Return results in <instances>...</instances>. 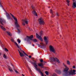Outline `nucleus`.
<instances>
[{
  "mask_svg": "<svg viewBox=\"0 0 76 76\" xmlns=\"http://www.w3.org/2000/svg\"><path fill=\"white\" fill-rule=\"evenodd\" d=\"M28 20H29L27 19V18H26L24 20V21L26 24H28Z\"/></svg>",
  "mask_w": 76,
  "mask_h": 76,
  "instance_id": "nucleus-17",
  "label": "nucleus"
},
{
  "mask_svg": "<svg viewBox=\"0 0 76 76\" xmlns=\"http://www.w3.org/2000/svg\"><path fill=\"white\" fill-rule=\"evenodd\" d=\"M5 50V51L6 52H8V51H9V50H7V49L6 48H5L4 49Z\"/></svg>",
  "mask_w": 76,
  "mask_h": 76,
  "instance_id": "nucleus-29",
  "label": "nucleus"
},
{
  "mask_svg": "<svg viewBox=\"0 0 76 76\" xmlns=\"http://www.w3.org/2000/svg\"><path fill=\"white\" fill-rule=\"evenodd\" d=\"M9 70L11 72H13V70L12 69V68L11 67H10L9 69Z\"/></svg>",
  "mask_w": 76,
  "mask_h": 76,
  "instance_id": "nucleus-23",
  "label": "nucleus"
},
{
  "mask_svg": "<svg viewBox=\"0 0 76 76\" xmlns=\"http://www.w3.org/2000/svg\"><path fill=\"white\" fill-rule=\"evenodd\" d=\"M44 41L45 42L46 45H47L48 42H49V41H48V39L47 37L45 36L44 37Z\"/></svg>",
  "mask_w": 76,
  "mask_h": 76,
  "instance_id": "nucleus-7",
  "label": "nucleus"
},
{
  "mask_svg": "<svg viewBox=\"0 0 76 76\" xmlns=\"http://www.w3.org/2000/svg\"><path fill=\"white\" fill-rule=\"evenodd\" d=\"M38 66H39V67H41V68H44V65L42 63H40L38 64Z\"/></svg>",
  "mask_w": 76,
  "mask_h": 76,
  "instance_id": "nucleus-13",
  "label": "nucleus"
},
{
  "mask_svg": "<svg viewBox=\"0 0 76 76\" xmlns=\"http://www.w3.org/2000/svg\"><path fill=\"white\" fill-rule=\"evenodd\" d=\"M32 45H33V47H34V44H33Z\"/></svg>",
  "mask_w": 76,
  "mask_h": 76,
  "instance_id": "nucleus-40",
  "label": "nucleus"
},
{
  "mask_svg": "<svg viewBox=\"0 0 76 76\" xmlns=\"http://www.w3.org/2000/svg\"><path fill=\"white\" fill-rule=\"evenodd\" d=\"M32 13L33 15H35V16H38V15H37V12H36L35 11H32Z\"/></svg>",
  "mask_w": 76,
  "mask_h": 76,
  "instance_id": "nucleus-20",
  "label": "nucleus"
},
{
  "mask_svg": "<svg viewBox=\"0 0 76 76\" xmlns=\"http://www.w3.org/2000/svg\"><path fill=\"white\" fill-rule=\"evenodd\" d=\"M7 33L8 34V35L10 36H12V34L10 32L7 31Z\"/></svg>",
  "mask_w": 76,
  "mask_h": 76,
  "instance_id": "nucleus-22",
  "label": "nucleus"
},
{
  "mask_svg": "<svg viewBox=\"0 0 76 76\" xmlns=\"http://www.w3.org/2000/svg\"><path fill=\"white\" fill-rule=\"evenodd\" d=\"M15 72L17 74H18V73H19V72H18V71H17L16 70H15Z\"/></svg>",
  "mask_w": 76,
  "mask_h": 76,
  "instance_id": "nucleus-34",
  "label": "nucleus"
},
{
  "mask_svg": "<svg viewBox=\"0 0 76 76\" xmlns=\"http://www.w3.org/2000/svg\"><path fill=\"white\" fill-rule=\"evenodd\" d=\"M75 1V2H74L73 3V4L72 5L73 8H75V7H76V1Z\"/></svg>",
  "mask_w": 76,
  "mask_h": 76,
  "instance_id": "nucleus-16",
  "label": "nucleus"
},
{
  "mask_svg": "<svg viewBox=\"0 0 76 76\" xmlns=\"http://www.w3.org/2000/svg\"><path fill=\"white\" fill-rule=\"evenodd\" d=\"M66 1L67 2V5L68 6H69V2H70V1H69V0H66Z\"/></svg>",
  "mask_w": 76,
  "mask_h": 76,
  "instance_id": "nucleus-24",
  "label": "nucleus"
},
{
  "mask_svg": "<svg viewBox=\"0 0 76 76\" xmlns=\"http://www.w3.org/2000/svg\"><path fill=\"white\" fill-rule=\"evenodd\" d=\"M67 64L69 65H70V61H67Z\"/></svg>",
  "mask_w": 76,
  "mask_h": 76,
  "instance_id": "nucleus-27",
  "label": "nucleus"
},
{
  "mask_svg": "<svg viewBox=\"0 0 76 76\" xmlns=\"http://www.w3.org/2000/svg\"><path fill=\"white\" fill-rule=\"evenodd\" d=\"M45 73L46 75H48V71H46L45 72Z\"/></svg>",
  "mask_w": 76,
  "mask_h": 76,
  "instance_id": "nucleus-31",
  "label": "nucleus"
},
{
  "mask_svg": "<svg viewBox=\"0 0 76 76\" xmlns=\"http://www.w3.org/2000/svg\"><path fill=\"white\" fill-rule=\"evenodd\" d=\"M17 41L18 42L19 44L20 43V40L19 39H18L17 40Z\"/></svg>",
  "mask_w": 76,
  "mask_h": 76,
  "instance_id": "nucleus-30",
  "label": "nucleus"
},
{
  "mask_svg": "<svg viewBox=\"0 0 76 76\" xmlns=\"http://www.w3.org/2000/svg\"><path fill=\"white\" fill-rule=\"evenodd\" d=\"M49 50L50 52H53V53H56V50L54 49V47L51 45L49 46Z\"/></svg>",
  "mask_w": 76,
  "mask_h": 76,
  "instance_id": "nucleus-4",
  "label": "nucleus"
},
{
  "mask_svg": "<svg viewBox=\"0 0 76 76\" xmlns=\"http://www.w3.org/2000/svg\"><path fill=\"white\" fill-rule=\"evenodd\" d=\"M55 72L58 73V74H59V75H60V73H61V72L59 70H56L55 71Z\"/></svg>",
  "mask_w": 76,
  "mask_h": 76,
  "instance_id": "nucleus-19",
  "label": "nucleus"
},
{
  "mask_svg": "<svg viewBox=\"0 0 76 76\" xmlns=\"http://www.w3.org/2000/svg\"><path fill=\"white\" fill-rule=\"evenodd\" d=\"M39 22L40 25H45V22H44L43 19L42 18H40L39 19Z\"/></svg>",
  "mask_w": 76,
  "mask_h": 76,
  "instance_id": "nucleus-5",
  "label": "nucleus"
},
{
  "mask_svg": "<svg viewBox=\"0 0 76 76\" xmlns=\"http://www.w3.org/2000/svg\"><path fill=\"white\" fill-rule=\"evenodd\" d=\"M27 37L28 38L30 39V40H32V38H34V36L33 35H31L30 36H27Z\"/></svg>",
  "mask_w": 76,
  "mask_h": 76,
  "instance_id": "nucleus-14",
  "label": "nucleus"
},
{
  "mask_svg": "<svg viewBox=\"0 0 76 76\" xmlns=\"http://www.w3.org/2000/svg\"><path fill=\"white\" fill-rule=\"evenodd\" d=\"M36 37L37 38H38V39H39L41 41H43V39H42V38L41 36H39L37 33L36 34Z\"/></svg>",
  "mask_w": 76,
  "mask_h": 76,
  "instance_id": "nucleus-8",
  "label": "nucleus"
},
{
  "mask_svg": "<svg viewBox=\"0 0 76 76\" xmlns=\"http://www.w3.org/2000/svg\"><path fill=\"white\" fill-rule=\"evenodd\" d=\"M1 55V53H0V55Z\"/></svg>",
  "mask_w": 76,
  "mask_h": 76,
  "instance_id": "nucleus-41",
  "label": "nucleus"
},
{
  "mask_svg": "<svg viewBox=\"0 0 76 76\" xmlns=\"http://www.w3.org/2000/svg\"><path fill=\"white\" fill-rule=\"evenodd\" d=\"M31 7L32 9H34H34H35V8H34V6H32Z\"/></svg>",
  "mask_w": 76,
  "mask_h": 76,
  "instance_id": "nucleus-35",
  "label": "nucleus"
},
{
  "mask_svg": "<svg viewBox=\"0 0 76 76\" xmlns=\"http://www.w3.org/2000/svg\"><path fill=\"white\" fill-rule=\"evenodd\" d=\"M0 23L2 25H4L3 23H6V21L2 19L1 18H0Z\"/></svg>",
  "mask_w": 76,
  "mask_h": 76,
  "instance_id": "nucleus-9",
  "label": "nucleus"
},
{
  "mask_svg": "<svg viewBox=\"0 0 76 76\" xmlns=\"http://www.w3.org/2000/svg\"><path fill=\"white\" fill-rule=\"evenodd\" d=\"M22 21H23V23L22 21V24L23 25H24V26H25V23H24V20H23Z\"/></svg>",
  "mask_w": 76,
  "mask_h": 76,
  "instance_id": "nucleus-25",
  "label": "nucleus"
},
{
  "mask_svg": "<svg viewBox=\"0 0 76 76\" xmlns=\"http://www.w3.org/2000/svg\"><path fill=\"white\" fill-rule=\"evenodd\" d=\"M10 14L14 20V21L15 22V23L16 25V27H17V28H19L20 27V26H19V25L18 24V19H17V18L15 17L14 15L12 14L11 13H10Z\"/></svg>",
  "mask_w": 76,
  "mask_h": 76,
  "instance_id": "nucleus-2",
  "label": "nucleus"
},
{
  "mask_svg": "<svg viewBox=\"0 0 76 76\" xmlns=\"http://www.w3.org/2000/svg\"><path fill=\"white\" fill-rule=\"evenodd\" d=\"M52 76H57V75H56V73H54L53 74Z\"/></svg>",
  "mask_w": 76,
  "mask_h": 76,
  "instance_id": "nucleus-32",
  "label": "nucleus"
},
{
  "mask_svg": "<svg viewBox=\"0 0 76 76\" xmlns=\"http://www.w3.org/2000/svg\"><path fill=\"white\" fill-rule=\"evenodd\" d=\"M65 69H64V72L66 74V75L65 76H69L70 75H76V70L75 69H73L72 71H70L69 72H68L69 70V68L68 67H67L66 66H65Z\"/></svg>",
  "mask_w": 76,
  "mask_h": 76,
  "instance_id": "nucleus-1",
  "label": "nucleus"
},
{
  "mask_svg": "<svg viewBox=\"0 0 76 76\" xmlns=\"http://www.w3.org/2000/svg\"><path fill=\"white\" fill-rule=\"evenodd\" d=\"M40 45H39V47L41 48H43L44 47L45 45H44V44L42 42L40 43Z\"/></svg>",
  "mask_w": 76,
  "mask_h": 76,
  "instance_id": "nucleus-10",
  "label": "nucleus"
},
{
  "mask_svg": "<svg viewBox=\"0 0 76 76\" xmlns=\"http://www.w3.org/2000/svg\"><path fill=\"white\" fill-rule=\"evenodd\" d=\"M50 12L52 14V17L53 18V17L54 16V15H53V10H50Z\"/></svg>",
  "mask_w": 76,
  "mask_h": 76,
  "instance_id": "nucleus-21",
  "label": "nucleus"
},
{
  "mask_svg": "<svg viewBox=\"0 0 76 76\" xmlns=\"http://www.w3.org/2000/svg\"><path fill=\"white\" fill-rule=\"evenodd\" d=\"M40 35H42V31H41L40 32Z\"/></svg>",
  "mask_w": 76,
  "mask_h": 76,
  "instance_id": "nucleus-36",
  "label": "nucleus"
},
{
  "mask_svg": "<svg viewBox=\"0 0 76 76\" xmlns=\"http://www.w3.org/2000/svg\"><path fill=\"white\" fill-rule=\"evenodd\" d=\"M50 62H54L56 61L58 63H60V61H59V60H58V59L57 58H51L50 59Z\"/></svg>",
  "mask_w": 76,
  "mask_h": 76,
  "instance_id": "nucleus-3",
  "label": "nucleus"
},
{
  "mask_svg": "<svg viewBox=\"0 0 76 76\" xmlns=\"http://www.w3.org/2000/svg\"><path fill=\"white\" fill-rule=\"evenodd\" d=\"M6 16L8 19H10V15L8 13H6Z\"/></svg>",
  "mask_w": 76,
  "mask_h": 76,
  "instance_id": "nucleus-15",
  "label": "nucleus"
},
{
  "mask_svg": "<svg viewBox=\"0 0 76 76\" xmlns=\"http://www.w3.org/2000/svg\"><path fill=\"white\" fill-rule=\"evenodd\" d=\"M20 51L21 52H22V51L23 52V53H24V54H25V55H26V56H27L28 57H29V58H32V56H28V54H27L25 52H24L23 50H22L21 49L20 50Z\"/></svg>",
  "mask_w": 76,
  "mask_h": 76,
  "instance_id": "nucleus-11",
  "label": "nucleus"
},
{
  "mask_svg": "<svg viewBox=\"0 0 76 76\" xmlns=\"http://www.w3.org/2000/svg\"><path fill=\"white\" fill-rule=\"evenodd\" d=\"M56 15L57 16H59V15L58 14V13H57Z\"/></svg>",
  "mask_w": 76,
  "mask_h": 76,
  "instance_id": "nucleus-37",
  "label": "nucleus"
},
{
  "mask_svg": "<svg viewBox=\"0 0 76 76\" xmlns=\"http://www.w3.org/2000/svg\"><path fill=\"white\" fill-rule=\"evenodd\" d=\"M11 41L12 42H13L15 43L16 45V46L18 48H20V50H21V47L20 46H19V45H18V43H17L16 42L14 41V40L13 39V38L11 39Z\"/></svg>",
  "mask_w": 76,
  "mask_h": 76,
  "instance_id": "nucleus-6",
  "label": "nucleus"
},
{
  "mask_svg": "<svg viewBox=\"0 0 76 76\" xmlns=\"http://www.w3.org/2000/svg\"><path fill=\"white\" fill-rule=\"evenodd\" d=\"M18 52H19V53L20 55V56L22 57V59H23V57H22V56H23L25 55H24V54H23V53H21V52L20 51H19V50H18Z\"/></svg>",
  "mask_w": 76,
  "mask_h": 76,
  "instance_id": "nucleus-12",
  "label": "nucleus"
},
{
  "mask_svg": "<svg viewBox=\"0 0 76 76\" xmlns=\"http://www.w3.org/2000/svg\"><path fill=\"white\" fill-rule=\"evenodd\" d=\"M40 61L41 63H42V62H43V59H40Z\"/></svg>",
  "mask_w": 76,
  "mask_h": 76,
  "instance_id": "nucleus-33",
  "label": "nucleus"
},
{
  "mask_svg": "<svg viewBox=\"0 0 76 76\" xmlns=\"http://www.w3.org/2000/svg\"><path fill=\"white\" fill-rule=\"evenodd\" d=\"M72 1H75V0H72Z\"/></svg>",
  "mask_w": 76,
  "mask_h": 76,
  "instance_id": "nucleus-39",
  "label": "nucleus"
},
{
  "mask_svg": "<svg viewBox=\"0 0 76 76\" xmlns=\"http://www.w3.org/2000/svg\"><path fill=\"white\" fill-rule=\"evenodd\" d=\"M0 26H1V29H2L3 30V31H5L6 30V28H5L4 27H3V26H2L1 25H0Z\"/></svg>",
  "mask_w": 76,
  "mask_h": 76,
  "instance_id": "nucleus-18",
  "label": "nucleus"
},
{
  "mask_svg": "<svg viewBox=\"0 0 76 76\" xmlns=\"http://www.w3.org/2000/svg\"><path fill=\"white\" fill-rule=\"evenodd\" d=\"M33 41H34V42H38V41H37V40L36 39H33Z\"/></svg>",
  "mask_w": 76,
  "mask_h": 76,
  "instance_id": "nucleus-28",
  "label": "nucleus"
},
{
  "mask_svg": "<svg viewBox=\"0 0 76 76\" xmlns=\"http://www.w3.org/2000/svg\"><path fill=\"white\" fill-rule=\"evenodd\" d=\"M4 58H7V57L6 56V55L5 54H4Z\"/></svg>",
  "mask_w": 76,
  "mask_h": 76,
  "instance_id": "nucleus-26",
  "label": "nucleus"
},
{
  "mask_svg": "<svg viewBox=\"0 0 76 76\" xmlns=\"http://www.w3.org/2000/svg\"><path fill=\"white\" fill-rule=\"evenodd\" d=\"M45 63H47L46 62H45Z\"/></svg>",
  "mask_w": 76,
  "mask_h": 76,
  "instance_id": "nucleus-42",
  "label": "nucleus"
},
{
  "mask_svg": "<svg viewBox=\"0 0 76 76\" xmlns=\"http://www.w3.org/2000/svg\"><path fill=\"white\" fill-rule=\"evenodd\" d=\"M1 0H0V1H1Z\"/></svg>",
  "mask_w": 76,
  "mask_h": 76,
  "instance_id": "nucleus-43",
  "label": "nucleus"
},
{
  "mask_svg": "<svg viewBox=\"0 0 76 76\" xmlns=\"http://www.w3.org/2000/svg\"><path fill=\"white\" fill-rule=\"evenodd\" d=\"M72 68H73V69H75L76 68V67L75 66H73Z\"/></svg>",
  "mask_w": 76,
  "mask_h": 76,
  "instance_id": "nucleus-38",
  "label": "nucleus"
}]
</instances>
